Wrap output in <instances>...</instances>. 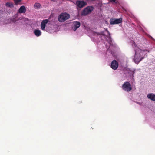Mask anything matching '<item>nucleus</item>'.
I'll return each mask as SVG.
<instances>
[{"label": "nucleus", "instance_id": "obj_1", "mask_svg": "<svg viewBox=\"0 0 155 155\" xmlns=\"http://www.w3.org/2000/svg\"><path fill=\"white\" fill-rule=\"evenodd\" d=\"M135 69L134 68H123V71L124 72V74L127 78H132L133 80L134 74V73Z\"/></svg>", "mask_w": 155, "mask_h": 155}, {"label": "nucleus", "instance_id": "obj_2", "mask_svg": "<svg viewBox=\"0 0 155 155\" xmlns=\"http://www.w3.org/2000/svg\"><path fill=\"white\" fill-rule=\"evenodd\" d=\"M70 18V15L66 12L62 13L58 16V20L61 22H63Z\"/></svg>", "mask_w": 155, "mask_h": 155}, {"label": "nucleus", "instance_id": "obj_3", "mask_svg": "<svg viewBox=\"0 0 155 155\" xmlns=\"http://www.w3.org/2000/svg\"><path fill=\"white\" fill-rule=\"evenodd\" d=\"M93 6H88L84 8L81 12V14L82 16H84L91 13L94 10Z\"/></svg>", "mask_w": 155, "mask_h": 155}, {"label": "nucleus", "instance_id": "obj_4", "mask_svg": "<svg viewBox=\"0 0 155 155\" xmlns=\"http://www.w3.org/2000/svg\"><path fill=\"white\" fill-rule=\"evenodd\" d=\"M122 89L124 91L129 92L132 89V87L130 84L127 81L125 82L122 86Z\"/></svg>", "mask_w": 155, "mask_h": 155}, {"label": "nucleus", "instance_id": "obj_5", "mask_svg": "<svg viewBox=\"0 0 155 155\" xmlns=\"http://www.w3.org/2000/svg\"><path fill=\"white\" fill-rule=\"evenodd\" d=\"M122 18L119 19H111L110 20V22L111 25L118 24L122 22Z\"/></svg>", "mask_w": 155, "mask_h": 155}, {"label": "nucleus", "instance_id": "obj_6", "mask_svg": "<svg viewBox=\"0 0 155 155\" xmlns=\"http://www.w3.org/2000/svg\"><path fill=\"white\" fill-rule=\"evenodd\" d=\"M81 23L80 22L75 21L73 22L72 28L74 31H75L80 26Z\"/></svg>", "mask_w": 155, "mask_h": 155}, {"label": "nucleus", "instance_id": "obj_7", "mask_svg": "<svg viewBox=\"0 0 155 155\" xmlns=\"http://www.w3.org/2000/svg\"><path fill=\"white\" fill-rule=\"evenodd\" d=\"M76 4L78 7L81 8L86 5L87 3L83 1H77L76 2Z\"/></svg>", "mask_w": 155, "mask_h": 155}, {"label": "nucleus", "instance_id": "obj_8", "mask_svg": "<svg viewBox=\"0 0 155 155\" xmlns=\"http://www.w3.org/2000/svg\"><path fill=\"white\" fill-rule=\"evenodd\" d=\"M143 58L144 57L140 58V54H138L136 52H135V55L134 58V60L136 63L138 64Z\"/></svg>", "mask_w": 155, "mask_h": 155}, {"label": "nucleus", "instance_id": "obj_9", "mask_svg": "<svg viewBox=\"0 0 155 155\" xmlns=\"http://www.w3.org/2000/svg\"><path fill=\"white\" fill-rule=\"evenodd\" d=\"M48 22V21L47 19L43 20L41 22V27L42 30H44L45 28L46 24Z\"/></svg>", "mask_w": 155, "mask_h": 155}, {"label": "nucleus", "instance_id": "obj_10", "mask_svg": "<svg viewBox=\"0 0 155 155\" xmlns=\"http://www.w3.org/2000/svg\"><path fill=\"white\" fill-rule=\"evenodd\" d=\"M118 63L117 61L114 60H113L111 64V68H118Z\"/></svg>", "mask_w": 155, "mask_h": 155}, {"label": "nucleus", "instance_id": "obj_11", "mask_svg": "<svg viewBox=\"0 0 155 155\" xmlns=\"http://www.w3.org/2000/svg\"><path fill=\"white\" fill-rule=\"evenodd\" d=\"M148 98L153 101H155V94L153 93H149L147 95Z\"/></svg>", "mask_w": 155, "mask_h": 155}, {"label": "nucleus", "instance_id": "obj_12", "mask_svg": "<svg viewBox=\"0 0 155 155\" xmlns=\"http://www.w3.org/2000/svg\"><path fill=\"white\" fill-rule=\"evenodd\" d=\"M18 11L20 13H25L26 11V9L25 6L23 5L21 6L19 9Z\"/></svg>", "mask_w": 155, "mask_h": 155}, {"label": "nucleus", "instance_id": "obj_13", "mask_svg": "<svg viewBox=\"0 0 155 155\" xmlns=\"http://www.w3.org/2000/svg\"><path fill=\"white\" fill-rule=\"evenodd\" d=\"M34 33L37 37L41 35V31L39 30H35L34 31Z\"/></svg>", "mask_w": 155, "mask_h": 155}, {"label": "nucleus", "instance_id": "obj_14", "mask_svg": "<svg viewBox=\"0 0 155 155\" xmlns=\"http://www.w3.org/2000/svg\"><path fill=\"white\" fill-rule=\"evenodd\" d=\"M34 6L36 9H38L40 8L41 5L39 3H36L34 4Z\"/></svg>", "mask_w": 155, "mask_h": 155}, {"label": "nucleus", "instance_id": "obj_15", "mask_svg": "<svg viewBox=\"0 0 155 155\" xmlns=\"http://www.w3.org/2000/svg\"><path fill=\"white\" fill-rule=\"evenodd\" d=\"M5 5L7 7H11L13 6V4L10 3H6Z\"/></svg>", "mask_w": 155, "mask_h": 155}, {"label": "nucleus", "instance_id": "obj_16", "mask_svg": "<svg viewBox=\"0 0 155 155\" xmlns=\"http://www.w3.org/2000/svg\"><path fill=\"white\" fill-rule=\"evenodd\" d=\"M15 4L17 5L19 2L21 1V0H14Z\"/></svg>", "mask_w": 155, "mask_h": 155}, {"label": "nucleus", "instance_id": "obj_17", "mask_svg": "<svg viewBox=\"0 0 155 155\" xmlns=\"http://www.w3.org/2000/svg\"><path fill=\"white\" fill-rule=\"evenodd\" d=\"M111 2H115L116 0H110Z\"/></svg>", "mask_w": 155, "mask_h": 155}, {"label": "nucleus", "instance_id": "obj_18", "mask_svg": "<svg viewBox=\"0 0 155 155\" xmlns=\"http://www.w3.org/2000/svg\"><path fill=\"white\" fill-rule=\"evenodd\" d=\"M114 70H116L117 68H112Z\"/></svg>", "mask_w": 155, "mask_h": 155}, {"label": "nucleus", "instance_id": "obj_19", "mask_svg": "<svg viewBox=\"0 0 155 155\" xmlns=\"http://www.w3.org/2000/svg\"><path fill=\"white\" fill-rule=\"evenodd\" d=\"M134 45L135 46V45H136V44H135V43H134Z\"/></svg>", "mask_w": 155, "mask_h": 155}]
</instances>
